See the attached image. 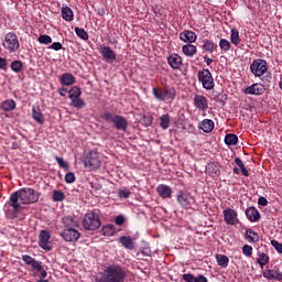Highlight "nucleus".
Returning a JSON list of instances; mask_svg holds the SVG:
<instances>
[{"instance_id":"nucleus-1","label":"nucleus","mask_w":282,"mask_h":282,"mask_svg":"<svg viewBox=\"0 0 282 282\" xmlns=\"http://www.w3.org/2000/svg\"><path fill=\"white\" fill-rule=\"evenodd\" d=\"M36 202H39V192L32 187H24L13 192L8 204L12 207L13 213H19L21 204H36Z\"/></svg>"},{"instance_id":"nucleus-2","label":"nucleus","mask_w":282,"mask_h":282,"mask_svg":"<svg viewBox=\"0 0 282 282\" xmlns=\"http://www.w3.org/2000/svg\"><path fill=\"white\" fill-rule=\"evenodd\" d=\"M127 273L120 264H110L104 269L100 278H97L95 282H122Z\"/></svg>"},{"instance_id":"nucleus-3","label":"nucleus","mask_w":282,"mask_h":282,"mask_svg":"<svg viewBox=\"0 0 282 282\" xmlns=\"http://www.w3.org/2000/svg\"><path fill=\"white\" fill-rule=\"evenodd\" d=\"M100 118L101 120H105V122H112L117 131H127V128L129 127V121H127V118L120 115H115L112 112L105 111L101 113Z\"/></svg>"},{"instance_id":"nucleus-4","label":"nucleus","mask_w":282,"mask_h":282,"mask_svg":"<svg viewBox=\"0 0 282 282\" xmlns=\"http://www.w3.org/2000/svg\"><path fill=\"white\" fill-rule=\"evenodd\" d=\"M152 94L155 100L159 102H166V100H175V97L177 96V90H175V87L166 86L164 88L162 87H154L152 88Z\"/></svg>"},{"instance_id":"nucleus-5","label":"nucleus","mask_w":282,"mask_h":282,"mask_svg":"<svg viewBox=\"0 0 282 282\" xmlns=\"http://www.w3.org/2000/svg\"><path fill=\"white\" fill-rule=\"evenodd\" d=\"M100 164H102L100 154L96 150L89 151L84 158V166L88 171H97V169H100Z\"/></svg>"},{"instance_id":"nucleus-6","label":"nucleus","mask_w":282,"mask_h":282,"mask_svg":"<svg viewBox=\"0 0 282 282\" xmlns=\"http://www.w3.org/2000/svg\"><path fill=\"white\" fill-rule=\"evenodd\" d=\"M197 78L199 83H202L204 89L210 91V89H215V79L213 78V73L208 68H203L198 70Z\"/></svg>"},{"instance_id":"nucleus-7","label":"nucleus","mask_w":282,"mask_h":282,"mask_svg":"<svg viewBox=\"0 0 282 282\" xmlns=\"http://www.w3.org/2000/svg\"><path fill=\"white\" fill-rule=\"evenodd\" d=\"M100 226V216L96 212L87 213L83 219L85 230H98Z\"/></svg>"},{"instance_id":"nucleus-8","label":"nucleus","mask_w":282,"mask_h":282,"mask_svg":"<svg viewBox=\"0 0 282 282\" xmlns=\"http://www.w3.org/2000/svg\"><path fill=\"white\" fill-rule=\"evenodd\" d=\"M3 47L4 50H8L10 54H14L21 47V44L19 43V36H17V33L9 32L4 35L3 41Z\"/></svg>"},{"instance_id":"nucleus-9","label":"nucleus","mask_w":282,"mask_h":282,"mask_svg":"<svg viewBox=\"0 0 282 282\" xmlns=\"http://www.w3.org/2000/svg\"><path fill=\"white\" fill-rule=\"evenodd\" d=\"M22 261L24 263H26V265H31V268H32V270H34V272H36V273L40 272L41 279L47 278V271H45V269H43V264L39 260L32 258V256H30V254L22 256Z\"/></svg>"},{"instance_id":"nucleus-10","label":"nucleus","mask_w":282,"mask_h":282,"mask_svg":"<svg viewBox=\"0 0 282 282\" xmlns=\"http://www.w3.org/2000/svg\"><path fill=\"white\" fill-rule=\"evenodd\" d=\"M250 72L253 76L261 78L268 72V62L262 58L253 59L250 64Z\"/></svg>"},{"instance_id":"nucleus-11","label":"nucleus","mask_w":282,"mask_h":282,"mask_svg":"<svg viewBox=\"0 0 282 282\" xmlns=\"http://www.w3.org/2000/svg\"><path fill=\"white\" fill-rule=\"evenodd\" d=\"M176 200L182 208H191L195 204V197L186 191H178Z\"/></svg>"},{"instance_id":"nucleus-12","label":"nucleus","mask_w":282,"mask_h":282,"mask_svg":"<svg viewBox=\"0 0 282 282\" xmlns=\"http://www.w3.org/2000/svg\"><path fill=\"white\" fill-rule=\"evenodd\" d=\"M59 235L64 239V241H67L69 243H76V241L80 239V231L72 227L64 229Z\"/></svg>"},{"instance_id":"nucleus-13","label":"nucleus","mask_w":282,"mask_h":282,"mask_svg":"<svg viewBox=\"0 0 282 282\" xmlns=\"http://www.w3.org/2000/svg\"><path fill=\"white\" fill-rule=\"evenodd\" d=\"M50 239H52V236L50 235V231L42 230L39 236V246L42 248V250L50 251L52 250V242H50Z\"/></svg>"},{"instance_id":"nucleus-14","label":"nucleus","mask_w":282,"mask_h":282,"mask_svg":"<svg viewBox=\"0 0 282 282\" xmlns=\"http://www.w3.org/2000/svg\"><path fill=\"white\" fill-rule=\"evenodd\" d=\"M223 215L228 226H235L236 224H239V218L235 209L228 207L224 209Z\"/></svg>"},{"instance_id":"nucleus-15","label":"nucleus","mask_w":282,"mask_h":282,"mask_svg":"<svg viewBox=\"0 0 282 282\" xmlns=\"http://www.w3.org/2000/svg\"><path fill=\"white\" fill-rule=\"evenodd\" d=\"M100 54L104 61H106V63H109L110 65L111 63H116L117 61L116 52L109 46H101Z\"/></svg>"},{"instance_id":"nucleus-16","label":"nucleus","mask_w":282,"mask_h":282,"mask_svg":"<svg viewBox=\"0 0 282 282\" xmlns=\"http://www.w3.org/2000/svg\"><path fill=\"white\" fill-rule=\"evenodd\" d=\"M245 94H248L249 96H262V94H265V88L263 84L256 83L248 86L245 89Z\"/></svg>"},{"instance_id":"nucleus-17","label":"nucleus","mask_w":282,"mask_h":282,"mask_svg":"<svg viewBox=\"0 0 282 282\" xmlns=\"http://www.w3.org/2000/svg\"><path fill=\"white\" fill-rule=\"evenodd\" d=\"M206 173L210 177H219L221 175V165L219 162H210L206 165Z\"/></svg>"},{"instance_id":"nucleus-18","label":"nucleus","mask_w":282,"mask_h":282,"mask_svg":"<svg viewBox=\"0 0 282 282\" xmlns=\"http://www.w3.org/2000/svg\"><path fill=\"white\" fill-rule=\"evenodd\" d=\"M194 107L198 111H206L208 109V99L204 95L194 96Z\"/></svg>"},{"instance_id":"nucleus-19","label":"nucleus","mask_w":282,"mask_h":282,"mask_svg":"<svg viewBox=\"0 0 282 282\" xmlns=\"http://www.w3.org/2000/svg\"><path fill=\"white\" fill-rule=\"evenodd\" d=\"M262 274L268 281H282V272L279 268L265 270Z\"/></svg>"},{"instance_id":"nucleus-20","label":"nucleus","mask_w":282,"mask_h":282,"mask_svg":"<svg viewBox=\"0 0 282 282\" xmlns=\"http://www.w3.org/2000/svg\"><path fill=\"white\" fill-rule=\"evenodd\" d=\"M180 39L183 43L193 44L197 41V34L193 31L185 30L180 33Z\"/></svg>"},{"instance_id":"nucleus-21","label":"nucleus","mask_w":282,"mask_h":282,"mask_svg":"<svg viewBox=\"0 0 282 282\" xmlns=\"http://www.w3.org/2000/svg\"><path fill=\"white\" fill-rule=\"evenodd\" d=\"M156 193L159 194V197H162V199H171L173 189H171L169 185L160 184L156 187Z\"/></svg>"},{"instance_id":"nucleus-22","label":"nucleus","mask_w":282,"mask_h":282,"mask_svg":"<svg viewBox=\"0 0 282 282\" xmlns=\"http://www.w3.org/2000/svg\"><path fill=\"white\" fill-rule=\"evenodd\" d=\"M182 56L177 54H172L167 57V64L172 69H180L182 67Z\"/></svg>"},{"instance_id":"nucleus-23","label":"nucleus","mask_w":282,"mask_h":282,"mask_svg":"<svg viewBox=\"0 0 282 282\" xmlns=\"http://www.w3.org/2000/svg\"><path fill=\"white\" fill-rule=\"evenodd\" d=\"M119 243H121L126 250H134L135 248V242H133V238H131V236H121L119 238Z\"/></svg>"},{"instance_id":"nucleus-24","label":"nucleus","mask_w":282,"mask_h":282,"mask_svg":"<svg viewBox=\"0 0 282 282\" xmlns=\"http://www.w3.org/2000/svg\"><path fill=\"white\" fill-rule=\"evenodd\" d=\"M32 117L37 124H43L45 122V117L43 116V112H41V107L40 106H33L32 107Z\"/></svg>"},{"instance_id":"nucleus-25","label":"nucleus","mask_w":282,"mask_h":282,"mask_svg":"<svg viewBox=\"0 0 282 282\" xmlns=\"http://www.w3.org/2000/svg\"><path fill=\"white\" fill-rule=\"evenodd\" d=\"M245 239L248 243H257L259 242V234L254 229L249 228L245 232Z\"/></svg>"},{"instance_id":"nucleus-26","label":"nucleus","mask_w":282,"mask_h":282,"mask_svg":"<svg viewBox=\"0 0 282 282\" xmlns=\"http://www.w3.org/2000/svg\"><path fill=\"white\" fill-rule=\"evenodd\" d=\"M198 129H202L204 133H210L213 129H215V121H213L212 119H204L199 123Z\"/></svg>"},{"instance_id":"nucleus-27","label":"nucleus","mask_w":282,"mask_h":282,"mask_svg":"<svg viewBox=\"0 0 282 282\" xmlns=\"http://www.w3.org/2000/svg\"><path fill=\"white\" fill-rule=\"evenodd\" d=\"M217 43H214L213 40H203L202 48L204 52H208V54H214V52H217Z\"/></svg>"},{"instance_id":"nucleus-28","label":"nucleus","mask_w":282,"mask_h":282,"mask_svg":"<svg viewBox=\"0 0 282 282\" xmlns=\"http://www.w3.org/2000/svg\"><path fill=\"white\" fill-rule=\"evenodd\" d=\"M61 85H64L65 87H69L76 83V77L69 73H65L59 78Z\"/></svg>"},{"instance_id":"nucleus-29","label":"nucleus","mask_w":282,"mask_h":282,"mask_svg":"<svg viewBox=\"0 0 282 282\" xmlns=\"http://www.w3.org/2000/svg\"><path fill=\"white\" fill-rule=\"evenodd\" d=\"M246 216L249 221H259V219H261V214H259V210L254 207L248 208L246 210Z\"/></svg>"},{"instance_id":"nucleus-30","label":"nucleus","mask_w":282,"mask_h":282,"mask_svg":"<svg viewBox=\"0 0 282 282\" xmlns=\"http://www.w3.org/2000/svg\"><path fill=\"white\" fill-rule=\"evenodd\" d=\"M182 52L187 57L193 58V56H195V54H197V46H195L193 44H185L182 46Z\"/></svg>"},{"instance_id":"nucleus-31","label":"nucleus","mask_w":282,"mask_h":282,"mask_svg":"<svg viewBox=\"0 0 282 282\" xmlns=\"http://www.w3.org/2000/svg\"><path fill=\"white\" fill-rule=\"evenodd\" d=\"M0 108L2 111H14L17 109V101L14 99H6L1 102Z\"/></svg>"},{"instance_id":"nucleus-32","label":"nucleus","mask_w":282,"mask_h":282,"mask_svg":"<svg viewBox=\"0 0 282 282\" xmlns=\"http://www.w3.org/2000/svg\"><path fill=\"white\" fill-rule=\"evenodd\" d=\"M62 19L64 21H67L70 23V21H74V11L69 7H63L62 8Z\"/></svg>"},{"instance_id":"nucleus-33","label":"nucleus","mask_w":282,"mask_h":282,"mask_svg":"<svg viewBox=\"0 0 282 282\" xmlns=\"http://www.w3.org/2000/svg\"><path fill=\"white\" fill-rule=\"evenodd\" d=\"M239 142V137L235 133H229L225 135V144L227 147H236V144Z\"/></svg>"},{"instance_id":"nucleus-34","label":"nucleus","mask_w":282,"mask_h":282,"mask_svg":"<svg viewBox=\"0 0 282 282\" xmlns=\"http://www.w3.org/2000/svg\"><path fill=\"white\" fill-rule=\"evenodd\" d=\"M257 263H259L261 268L268 265V263H270V256L263 252H258Z\"/></svg>"},{"instance_id":"nucleus-35","label":"nucleus","mask_w":282,"mask_h":282,"mask_svg":"<svg viewBox=\"0 0 282 282\" xmlns=\"http://www.w3.org/2000/svg\"><path fill=\"white\" fill-rule=\"evenodd\" d=\"M83 94V91L80 90V87L78 86H73L69 91H68V98L70 100H74L76 98H80V95Z\"/></svg>"},{"instance_id":"nucleus-36","label":"nucleus","mask_w":282,"mask_h":282,"mask_svg":"<svg viewBox=\"0 0 282 282\" xmlns=\"http://www.w3.org/2000/svg\"><path fill=\"white\" fill-rule=\"evenodd\" d=\"M171 126V116L169 113L163 115L160 118V127L163 130L169 129V127Z\"/></svg>"},{"instance_id":"nucleus-37","label":"nucleus","mask_w":282,"mask_h":282,"mask_svg":"<svg viewBox=\"0 0 282 282\" xmlns=\"http://www.w3.org/2000/svg\"><path fill=\"white\" fill-rule=\"evenodd\" d=\"M216 261H217L218 265H220V268H226L228 265V263H230L228 256H224V254H217Z\"/></svg>"},{"instance_id":"nucleus-38","label":"nucleus","mask_w":282,"mask_h":282,"mask_svg":"<svg viewBox=\"0 0 282 282\" xmlns=\"http://www.w3.org/2000/svg\"><path fill=\"white\" fill-rule=\"evenodd\" d=\"M230 41L232 45H239V43H241V39L239 37V30L231 29Z\"/></svg>"},{"instance_id":"nucleus-39","label":"nucleus","mask_w":282,"mask_h":282,"mask_svg":"<svg viewBox=\"0 0 282 282\" xmlns=\"http://www.w3.org/2000/svg\"><path fill=\"white\" fill-rule=\"evenodd\" d=\"M102 235H105V237H113V235H116V226H113V225H106L102 228Z\"/></svg>"},{"instance_id":"nucleus-40","label":"nucleus","mask_w":282,"mask_h":282,"mask_svg":"<svg viewBox=\"0 0 282 282\" xmlns=\"http://www.w3.org/2000/svg\"><path fill=\"white\" fill-rule=\"evenodd\" d=\"M219 47L226 54L227 52H230V47H232V44H230V41H228L227 39H220Z\"/></svg>"},{"instance_id":"nucleus-41","label":"nucleus","mask_w":282,"mask_h":282,"mask_svg":"<svg viewBox=\"0 0 282 282\" xmlns=\"http://www.w3.org/2000/svg\"><path fill=\"white\" fill-rule=\"evenodd\" d=\"M75 33L79 39H82V41H89V33H87L85 29L77 26L75 28Z\"/></svg>"},{"instance_id":"nucleus-42","label":"nucleus","mask_w":282,"mask_h":282,"mask_svg":"<svg viewBox=\"0 0 282 282\" xmlns=\"http://www.w3.org/2000/svg\"><path fill=\"white\" fill-rule=\"evenodd\" d=\"M11 69L12 72H14L15 74H20V72H22L23 69V62L15 59L11 63Z\"/></svg>"},{"instance_id":"nucleus-43","label":"nucleus","mask_w":282,"mask_h":282,"mask_svg":"<svg viewBox=\"0 0 282 282\" xmlns=\"http://www.w3.org/2000/svg\"><path fill=\"white\" fill-rule=\"evenodd\" d=\"M72 100V107H75V109H83L85 108V100H83L80 97H77Z\"/></svg>"},{"instance_id":"nucleus-44","label":"nucleus","mask_w":282,"mask_h":282,"mask_svg":"<svg viewBox=\"0 0 282 282\" xmlns=\"http://www.w3.org/2000/svg\"><path fill=\"white\" fill-rule=\"evenodd\" d=\"M37 41L41 45H50V43H52V36L43 34L39 36Z\"/></svg>"},{"instance_id":"nucleus-45","label":"nucleus","mask_w":282,"mask_h":282,"mask_svg":"<svg viewBox=\"0 0 282 282\" xmlns=\"http://www.w3.org/2000/svg\"><path fill=\"white\" fill-rule=\"evenodd\" d=\"M55 160L61 169H64V171H69V163L63 160V158L56 156Z\"/></svg>"},{"instance_id":"nucleus-46","label":"nucleus","mask_w":282,"mask_h":282,"mask_svg":"<svg viewBox=\"0 0 282 282\" xmlns=\"http://www.w3.org/2000/svg\"><path fill=\"white\" fill-rule=\"evenodd\" d=\"M65 199V194L62 191L53 192V202H63Z\"/></svg>"},{"instance_id":"nucleus-47","label":"nucleus","mask_w":282,"mask_h":282,"mask_svg":"<svg viewBox=\"0 0 282 282\" xmlns=\"http://www.w3.org/2000/svg\"><path fill=\"white\" fill-rule=\"evenodd\" d=\"M143 127H151L153 124V116L144 115L141 119Z\"/></svg>"},{"instance_id":"nucleus-48","label":"nucleus","mask_w":282,"mask_h":282,"mask_svg":"<svg viewBox=\"0 0 282 282\" xmlns=\"http://www.w3.org/2000/svg\"><path fill=\"white\" fill-rule=\"evenodd\" d=\"M64 180L66 184H74V182H76V175L74 174V172H68L65 174Z\"/></svg>"},{"instance_id":"nucleus-49","label":"nucleus","mask_w":282,"mask_h":282,"mask_svg":"<svg viewBox=\"0 0 282 282\" xmlns=\"http://www.w3.org/2000/svg\"><path fill=\"white\" fill-rule=\"evenodd\" d=\"M252 252H253L252 246L245 245L242 247V254H245V257H252Z\"/></svg>"},{"instance_id":"nucleus-50","label":"nucleus","mask_w":282,"mask_h":282,"mask_svg":"<svg viewBox=\"0 0 282 282\" xmlns=\"http://www.w3.org/2000/svg\"><path fill=\"white\" fill-rule=\"evenodd\" d=\"M118 196H119L121 199H129V197H131V192L128 191V189H119V191H118Z\"/></svg>"},{"instance_id":"nucleus-51","label":"nucleus","mask_w":282,"mask_h":282,"mask_svg":"<svg viewBox=\"0 0 282 282\" xmlns=\"http://www.w3.org/2000/svg\"><path fill=\"white\" fill-rule=\"evenodd\" d=\"M262 85L263 87H270V84L272 83V74H269V75H265L263 78H262Z\"/></svg>"},{"instance_id":"nucleus-52","label":"nucleus","mask_w":282,"mask_h":282,"mask_svg":"<svg viewBox=\"0 0 282 282\" xmlns=\"http://www.w3.org/2000/svg\"><path fill=\"white\" fill-rule=\"evenodd\" d=\"M271 246L274 247V249L276 250V252H279V254H282V243L276 241V240H271Z\"/></svg>"},{"instance_id":"nucleus-53","label":"nucleus","mask_w":282,"mask_h":282,"mask_svg":"<svg viewBox=\"0 0 282 282\" xmlns=\"http://www.w3.org/2000/svg\"><path fill=\"white\" fill-rule=\"evenodd\" d=\"M183 281L185 282H195V275L191 273H185L182 275Z\"/></svg>"},{"instance_id":"nucleus-54","label":"nucleus","mask_w":282,"mask_h":282,"mask_svg":"<svg viewBox=\"0 0 282 282\" xmlns=\"http://www.w3.org/2000/svg\"><path fill=\"white\" fill-rule=\"evenodd\" d=\"M63 48V44L61 42H54L51 45V50H54L55 52H58Z\"/></svg>"},{"instance_id":"nucleus-55","label":"nucleus","mask_w":282,"mask_h":282,"mask_svg":"<svg viewBox=\"0 0 282 282\" xmlns=\"http://www.w3.org/2000/svg\"><path fill=\"white\" fill-rule=\"evenodd\" d=\"M115 224L116 226H122V224H124V216L122 215L117 216L115 219Z\"/></svg>"},{"instance_id":"nucleus-56","label":"nucleus","mask_w":282,"mask_h":282,"mask_svg":"<svg viewBox=\"0 0 282 282\" xmlns=\"http://www.w3.org/2000/svg\"><path fill=\"white\" fill-rule=\"evenodd\" d=\"M74 223V218L66 216L63 218V224H65L66 226H72V224Z\"/></svg>"},{"instance_id":"nucleus-57","label":"nucleus","mask_w":282,"mask_h":282,"mask_svg":"<svg viewBox=\"0 0 282 282\" xmlns=\"http://www.w3.org/2000/svg\"><path fill=\"white\" fill-rule=\"evenodd\" d=\"M194 282H208V278H206L205 275H198V276H194Z\"/></svg>"},{"instance_id":"nucleus-58","label":"nucleus","mask_w":282,"mask_h":282,"mask_svg":"<svg viewBox=\"0 0 282 282\" xmlns=\"http://www.w3.org/2000/svg\"><path fill=\"white\" fill-rule=\"evenodd\" d=\"M259 206H267L268 205V198L261 196L258 198Z\"/></svg>"},{"instance_id":"nucleus-59","label":"nucleus","mask_w":282,"mask_h":282,"mask_svg":"<svg viewBox=\"0 0 282 282\" xmlns=\"http://www.w3.org/2000/svg\"><path fill=\"white\" fill-rule=\"evenodd\" d=\"M8 67V62L6 61V58L0 57V69H7Z\"/></svg>"},{"instance_id":"nucleus-60","label":"nucleus","mask_w":282,"mask_h":282,"mask_svg":"<svg viewBox=\"0 0 282 282\" xmlns=\"http://www.w3.org/2000/svg\"><path fill=\"white\" fill-rule=\"evenodd\" d=\"M235 163L237 164V166H239V169H243V166H246L243 164V161H241L238 156H236Z\"/></svg>"},{"instance_id":"nucleus-61","label":"nucleus","mask_w":282,"mask_h":282,"mask_svg":"<svg viewBox=\"0 0 282 282\" xmlns=\"http://www.w3.org/2000/svg\"><path fill=\"white\" fill-rule=\"evenodd\" d=\"M240 171H241V173H242V175L245 177H249L250 176V172H248V169H246V165L240 167Z\"/></svg>"},{"instance_id":"nucleus-62","label":"nucleus","mask_w":282,"mask_h":282,"mask_svg":"<svg viewBox=\"0 0 282 282\" xmlns=\"http://www.w3.org/2000/svg\"><path fill=\"white\" fill-rule=\"evenodd\" d=\"M204 62L206 63V65L210 66L213 65V58L208 57V56H204Z\"/></svg>"},{"instance_id":"nucleus-63","label":"nucleus","mask_w":282,"mask_h":282,"mask_svg":"<svg viewBox=\"0 0 282 282\" xmlns=\"http://www.w3.org/2000/svg\"><path fill=\"white\" fill-rule=\"evenodd\" d=\"M98 15L104 17L105 15V9H99L98 10Z\"/></svg>"},{"instance_id":"nucleus-64","label":"nucleus","mask_w":282,"mask_h":282,"mask_svg":"<svg viewBox=\"0 0 282 282\" xmlns=\"http://www.w3.org/2000/svg\"><path fill=\"white\" fill-rule=\"evenodd\" d=\"M234 173H236V175H239V173H241V171L239 170V167H234Z\"/></svg>"}]
</instances>
